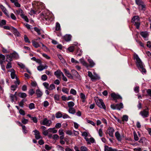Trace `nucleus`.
<instances>
[{
    "label": "nucleus",
    "instance_id": "4be33fe9",
    "mask_svg": "<svg viewBox=\"0 0 151 151\" xmlns=\"http://www.w3.org/2000/svg\"><path fill=\"white\" fill-rule=\"evenodd\" d=\"M88 61L89 63V67L90 66L91 67H93L95 65V63L91 59H88Z\"/></svg>",
    "mask_w": 151,
    "mask_h": 151
},
{
    "label": "nucleus",
    "instance_id": "b1692460",
    "mask_svg": "<svg viewBox=\"0 0 151 151\" xmlns=\"http://www.w3.org/2000/svg\"><path fill=\"white\" fill-rule=\"evenodd\" d=\"M115 135L116 138L119 141H121L122 140L121 137L118 132H116L115 133Z\"/></svg>",
    "mask_w": 151,
    "mask_h": 151
},
{
    "label": "nucleus",
    "instance_id": "f3484780",
    "mask_svg": "<svg viewBox=\"0 0 151 151\" xmlns=\"http://www.w3.org/2000/svg\"><path fill=\"white\" fill-rule=\"evenodd\" d=\"M146 5L144 2L142 4L138 6L139 9L143 11H145V10L146 8Z\"/></svg>",
    "mask_w": 151,
    "mask_h": 151
},
{
    "label": "nucleus",
    "instance_id": "423d86ee",
    "mask_svg": "<svg viewBox=\"0 0 151 151\" xmlns=\"http://www.w3.org/2000/svg\"><path fill=\"white\" fill-rule=\"evenodd\" d=\"M149 108L147 107L139 112V114L143 118L148 117L149 116Z\"/></svg>",
    "mask_w": 151,
    "mask_h": 151
},
{
    "label": "nucleus",
    "instance_id": "f704fd0d",
    "mask_svg": "<svg viewBox=\"0 0 151 151\" xmlns=\"http://www.w3.org/2000/svg\"><path fill=\"white\" fill-rule=\"evenodd\" d=\"M68 105L69 108H72L74 106L75 104L73 101L69 102L68 103Z\"/></svg>",
    "mask_w": 151,
    "mask_h": 151
},
{
    "label": "nucleus",
    "instance_id": "ea45409f",
    "mask_svg": "<svg viewBox=\"0 0 151 151\" xmlns=\"http://www.w3.org/2000/svg\"><path fill=\"white\" fill-rule=\"evenodd\" d=\"M135 2L136 4L138 6L140 5L144 2L142 0H135Z\"/></svg>",
    "mask_w": 151,
    "mask_h": 151
},
{
    "label": "nucleus",
    "instance_id": "de8ad7c7",
    "mask_svg": "<svg viewBox=\"0 0 151 151\" xmlns=\"http://www.w3.org/2000/svg\"><path fill=\"white\" fill-rule=\"evenodd\" d=\"M21 17H22V18L26 22H29V19L26 16H25L24 14H23L22 15H21Z\"/></svg>",
    "mask_w": 151,
    "mask_h": 151
},
{
    "label": "nucleus",
    "instance_id": "e433bc0d",
    "mask_svg": "<svg viewBox=\"0 0 151 151\" xmlns=\"http://www.w3.org/2000/svg\"><path fill=\"white\" fill-rule=\"evenodd\" d=\"M17 13L20 15V16L24 14V12L23 10L20 8L19 9L16 11Z\"/></svg>",
    "mask_w": 151,
    "mask_h": 151
},
{
    "label": "nucleus",
    "instance_id": "0e129e2a",
    "mask_svg": "<svg viewBox=\"0 0 151 151\" xmlns=\"http://www.w3.org/2000/svg\"><path fill=\"white\" fill-rule=\"evenodd\" d=\"M57 147L59 150H60L61 151H64V148L60 145H58Z\"/></svg>",
    "mask_w": 151,
    "mask_h": 151
},
{
    "label": "nucleus",
    "instance_id": "052dcab7",
    "mask_svg": "<svg viewBox=\"0 0 151 151\" xmlns=\"http://www.w3.org/2000/svg\"><path fill=\"white\" fill-rule=\"evenodd\" d=\"M59 138V136L57 134H54L52 136V138L54 140H58Z\"/></svg>",
    "mask_w": 151,
    "mask_h": 151
},
{
    "label": "nucleus",
    "instance_id": "0eeeda50",
    "mask_svg": "<svg viewBox=\"0 0 151 151\" xmlns=\"http://www.w3.org/2000/svg\"><path fill=\"white\" fill-rule=\"evenodd\" d=\"M52 122L51 120H48L46 118L44 119L41 121L40 124L49 127L52 124Z\"/></svg>",
    "mask_w": 151,
    "mask_h": 151
},
{
    "label": "nucleus",
    "instance_id": "bb28decb",
    "mask_svg": "<svg viewBox=\"0 0 151 151\" xmlns=\"http://www.w3.org/2000/svg\"><path fill=\"white\" fill-rule=\"evenodd\" d=\"M68 112L71 114H74L76 112V109L73 107L69 108Z\"/></svg>",
    "mask_w": 151,
    "mask_h": 151
},
{
    "label": "nucleus",
    "instance_id": "58836bf2",
    "mask_svg": "<svg viewBox=\"0 0 151 151\" xmlns=\"http://www.w3.org/2000/svg\"><path fill=\"white\" fill-rule=\"evenodd\" d=\"M83 51L80 48H78L77 49V54L78 56H80L81 55Z\"/></svg>",
    "mask_w": 151,
    "mask_h": 151
},
{
    "label": "nucleus",
    "instance_id": "412c9836",
    "mask_svg": "<svg viewBox=\"0 0 151 151\" xmlns=\"http://www.w3.org/2000/svg\"><path fill=\"white\" fill-rule=\"evenodd\" d=\"M61 71L59 70H57L54 72V75L58 78H60V73Z\"/></svg>",
    "mask_w": 151,
    "mask_h": 151
},
{
    "label": "nucleus",
    "instance_id": "09e8293b",
    "mask_svg": "<svg viewBox=\"0 0 151 151\" xmlns=\"http://www.w3.org/2000/svg\"><path fill=\"white\" fill-rule=\"evenodd\" d=\"M24 41L25 42H28L29 43H30V42L28 38L26 35H25L24 36Z\"/></svg>",
    "mask_w": 151,
    "mask_h": 151
},
{
    "label": "nucleus",
    "instance_id": "c9c22d12",
    "mask_svg": "<svg viewBox=\"0 0 151 151\" xmlns=\"http://www.w3.org/2000/svg\"><path fill=\"white\" fill-rule=\"evenodd\" d=\"M18 84L17 83L15 85H12L11 87V90L13 91H14L15 89L17 88Z\"/></svg>",
    "mask_w": 151,
    "mask_h": 151
},
{
    "label": "nucleus",
    "instance_id": "7ed1b4c3",
    "mask_svg": "<svg viewBox=\"0 0 151 151\" xmlns=\"http://www.w3.org/2000/svg\"><path fill=\"white\" fill-rule=\"evenodd\" d=\"M10 72H11L10 75L12 78V79L15 78L16 79V80L14 81V83L15 84H16L17 83L18 85H19L20 83L19 81L16 74L15 71L13 69H10Z\"/></svg>",
    "mask_w": 151,
    "mask_h": 151
},
{
    "label": "nucleus",
    "instance_id": "774afa93",
    "mask_svg": "<svg viewBox=\"0 0 151 151\" xmlns=\"http://www.w3.org/2000/svg\"><path fill=\"white\" fill-rule=\"evenodd\" d=\"M37 70L40 71L43 70L44 69V67L42 65H40L37 67Z\"/></svg>",
    "mask_w": 151,
    "mask_h": 151
},
{
    "label": "nucleus",
    "instance_id": "72a5a7b5",
    "mask_svg": "<svg viewBox=\"0 0 151 151\" xmlns=\"http://www.w3.org/2000/svg\"><path fill=\"white\" fill-rule=\"evenodd\" d=\"M60 24L58 22H57L56 24L55 30L60 31Z\"/></svg>",
    "mask_w": 151,
    "mask_h": 151
},
{
    "label": "nucleus",
    "instance_id": "c756f323",
    "mask_svg": "<svg viewBox=\"0 0 151 151\" xmlns=\"http://www.w3.org/2000/svg\"><path fill=\"white\" fill-rule=\"evenodd\" d=\"M33 45L35 48H37L40 47L39 44L37 42L34 41H32V42Z\"/></svg>",
    "mask_w": 151,
    "mask_h": 151
},
{
    "label": "nucleus",
    "instance_id": "37998d69",
    "mask_svg": "<svg viewBox=\"0 0 151 151\" xmlns=\"http://www.w3.org/2000/svg\"><path fill=\"white\" fill-rule=\"evenodd\" d=\"M81 151H88V149L85 146H82L80 147Z\"/></svg>",
    "mask_w": 151,
    "mask_h": 151
},
{
    "label": "nucleus",
    "instance_id": "a878e982",
    "mask_svg": "<svg viewBox=\"0 0 151 151\" xmlns=\"http://www.w3.org/2000/svg\"><path fill=\"white\" fill-rule=\"evenodd\" d=\"M71 72L73 75L75 76V77L78 78L79 77V75L76 70H71Z\"/></svg>",
    "mask_w": 151,
    "mask_h": 151
},
{
    "label": "nucleus",
    "instance_id": "2eb2a0df",
    "mask_svg": "<svg viewBox=\"0 0 151 151\" xmlns=\"http://www.w3.org/2000/svg\"><path fill=\"white\" fill-rule=\"evenodd\" d=\"M88 144H91L95 142V139L93 137H91L90 139L88 138H85Z\"/></svg>",
    "mask_w": 151,
    "mask_h": 151
},
{
    "label": "nucleus",
    "instance_id": "c85d7f7f",
    "mask_svg": "<svg viewBox=\"0 0 151 151\" xmlns=\"http://www.w3.org/2000/svg\"><path fill=\"white\" fill-rule=\"evenodd\" d=\"M115 149H113L111 147H109L107 146L105 147L104 151H114Z\"/></svg>",
    "mask_w": 151,
    "mask_h": 151
},
{
    "label": "nucleus",
    "instance_id": "473e14b6",
    "mask_svg": "<svg viewBox=\"0 0 151 151\" xmlns=\"http://www.w3.org/2000/svg\"><path fill=\"white\" fill-rule=\"evenodd\" d=\"M63 116V114L60 111H58L55 114V117L57 118H61Z\"/></svg>",
    "mask_w": 151,
    "mask_h": 151
},
{
    "label": "nucleus",
    "instance_id": "6ab92c4d",
    "mask_svg": "<svg viewBox=\"0 0 151 151\" xmlns=\"http://www.w3.org/2000/svg\"><path fill=\"white\" fill-rule=\"evenodd\" d=\"M71 37L72 36L70 35H66L64 37V40L67 42L70 41L71 40Z\"/></svg>",
    "mask_w": 151,
    "mask_h": 151
},
{
    "label": "nucleus",
    "instance_id": "ddd939ff",
    "mask_svg": "<svg viewBox=\"0 0 151 151\" xmlns=\"http://www.w3.org/2000/svg\"><path fill=\"white\" fill-rule=\"evenodd\" d=\"M111 96L113 98L114 100L117 99H122V97L119 94H116L114 93H113L111 94Z\"/></svg>",
    "mask_w": 151,
    "mask_h": 151
},
{
    "label": "nucleus",
    "instance_id": "9b49d317",
    "mask_svg": "<svg viewBox=\"0 0 151 151\" xmlns=\"http://www.w3.org/2000/svg\"><path fill=\"white\" fill-rule=\"evenodd\" d=\"M33 132L35 133V138L37 139H40L42 138V137L40 135V133L37 130H35L33 131Z\"/></svg>",
    "mask_w": 151,
    "mask_h": 151
},
{
    "label": "nucleus",
    "instance_id": "f257e3e1",
    "mask_svg": "<svg viewBox=\"0 0 151 151\" xmlns=\"http://www.w3.org/2000/svg\"><path fill=\"white\" fill-rule=\"evenodd\" d=\"M134 59L136 60L137 65L139 70L142 73H146V69L144 68V65L143 64L141 60L137 55L134 53Z\"/></svg>",
    "mask_w": 151,
    "mask_h": 151
},
{
    "label": "nucleus",
    "instance_id": "6e6d98bb",
    "mask_svg": "<svg viewBox=\"0 0 151 151\" xmlns=\"http://www.w3.org/2000/svg\"><path fill=\"white\" fill-rule=\"evenodd\" d=\"M63 119L70 118V117L67 114L64 113L62 116Z\"/></svg>",
    "mask_w": 151,
    "mask_h": 151
},
{
    "label": "nucleus",
    "instance_id": "5fc2aeb1",
    "mask_svg": "<svg viewBox=\"0 0 151 151\" xmlns=\"http://www.w3.org/2000/svg\"><path fill=\"white\" fill-rule=\"evenodd\" d=\"M28 119H25L24 118H23L22 120V123L24 124H27L28 123Z\"/></svg>",
    "mask_w": 151,
    "mask_h": 151
},
{
    "label": "nucleus",
    "instance_id": "13d9d810",
    "mask_svg": "<svg viewBox=\"0 0 151 151\" xmlns=\"http://www.w3.org/2000/svg\"><path fill=\"white\" fill-rule=\"evenodd\" d=\"M88 134L86 132H84L82 133V136L85 137V138H87V137L88 136Z\"/></svg>",
    "mask_w": 151,
    "mask_h": 151
},
{
    "label": "nucleus",
    "instance_id": "1a4fd4ad",
    "mask_svg": "<svg viewBox=\"0 0 151 151\" xmlns=\"http://www.w3.org/2000/svg\"><path fill=\"white\" fill-rule=\"evenodd\" d=\"M19 58L18 54L15 52H13L10 53V61H12L13 59H18Z\"/></svg>",
    "mask_w": 151,
    "mask_h": 151
},
{
    "label": "nucleus",
    "instance_id": "dca6fc26",
    "mask_svg": "<svg viewBox=\"0 0 151 151\" xmlns=\"http://www.w3.org/2000/svg\"><path fill=\"white\" fill-rule=\"evenodd\" d=\"M19 124L22 127L23 133L24 134H27L28 132V131L27 129V128L24 125H23L21 123L19 122Z\"/></svg>",
    "mask_w": 151,
    "mask_h": 151
},
{
    "label": "nucleus",
    "instance_id": "aec40b11",
    "mask_svg": "<svg viewBox=\"0 0 151 151\" xmlns=\"http://www.w3.org/2000/svg\"><path fill=\"white\" fill-rule=\"evenodd\" d=\"M80 62L82 64V65L84 66H85L86 68H88L89 67V65L83 59L81 58L79 60Z\"/></svg>",
    "mask_w": 151,
    "mask_h": 151
},
{
    "label": "nucleus",
    "instance_id": "a18cd8bd",
    "mask_svg": "<svg viewBox=\"0 0 151 151\" xmlns=\"http://www.w3.org/2000/svg\"><path fill=\"white\" fill-rule=\"evenodd\" d=\"M128 120V116L126 115H124L122 117V121L127 122Z\"/></svg>",
    "mask_w": 151,
    "mask_h": 151
},
{
    "label": "nucleus",
    "instance_id": "69168bd1",
    "mask_svg": "<svg viewBox=\"0 0 151 151\" xmlns=\"http://www.w3.org/2000/svg\"><path fill=\"white\" fill-rule=\"evenodd\" d=\"M18 65L22 68H24L25 66L24 65L20 63H18Z\"/></svg>",
    "mask_w": 151,
    "mask_h": 151
},
{
    "label": "nucleus",
    "instance_id": "f03ea898",
    "mask_svg": "<svg viewBox=\"0 0 151 151\" xmlns=\"http://www.w3.org/2000/svg\"><path fill=\"white\" fill-rule=\"evenodd\" d=\"M40 17L44 21H52L54 19V17L52 14H48V13L44 14L43 13L40 14Z\"/></svg>",
    "mask_w": 151,
    "mask_h": 151
},
{
    "label": "nucleus",
    "instance_id": "a19ab883",
    "mask_svg": "<svg viewBox=\"0 0 151 151\" xmlns=\"http://www.w3.org/2000/svg\"><path fill=\"white\" fill-rule=\"evenodd\" d=\"M62 91L68 94L69 93V89L65 87H63L62 88Z\"/></svg>",
    "mask_w": 151,
    "mask_h": 151
},
{
    "label": "nucleus",
    "instance_id": "393cba45",
    "mask_svg": "<svg viewBox=\"0 0 151 151\" xmlns=\"http://www.w3.org/2000/svg\"><path fill=\"white\" fill-rule=\"evenodd\" d=\"M100 78V77L97 74H96L94 75H93V76L91 80L92 81H93L94 80H99Z\"/></svg>",
    "mask_w": 151,
    "mask_h": 151
},
{
    "label": "nucleus",
    "instance_id": "864d4df0",
    "mask_svg": "<svg viewBox=\"0 0 151 151\" xmlns=\"http://www.w3.org/2000/svg\"><path fill=\"white\" fill-rule=\"evenodd\" d=\"M98 133L99 136L100 137H102L103 136V132H102V129H100L98 131Z\"/></svg>",
    "mask_w": 151,
    "mask_h": 151
},
{
    "label": "nucleus",
    "instance_id": "8fccbe9b",
    "mask_svg": "<svg viewBox=\"0 0 151 151\" xmlns=\"http://www.w3.org/2000/svg\"><path fill=\"white\" fill-rule=\"evenodd\" d=\"M29 107L30 109H32L35 108V106L34 104L33 103H30L29 105Z\"/></svg>",
    "mask_w": 151,
    "mask_h": 151
},
{
    "label": "nucleus",
    "instance_id": "4468645a",
    "mask_svg": "<svg viewBox=\"0 0 151 151\" xmlns=\"http://www.w3.org/2000/svg\"><path fill=\"white\" fill-rule=\"evenodd\" d=\"M36 91V93L37 95V98H40L42 96L43 93L40 90L39 87Z\"/></svg>",
    "mask_w": 151,
    "mask_h": 151
},
{
    "label": "nucleus",
    "instance_id": "4c0bfd02",
    "mask_svg": "<svg viewBox=\"0 0 151 151\" xmlns=\"http://www.w3.org/2000/svg\"><path fill=\"white\" fill-rule=\"evenodd\" d=\"M48 130L49 132H52L53 133H56L57 132V130L55 129L54 128H50Z\"/></svg>",
    "mask_w": 151,
    "mask_h": 151
},
{
    "label": "nucleus",
    "instance_id": "f8f14e48",
    "mask_svg": "<svg viewBox=\"0 0 151 151\" xmlns=\"http://www.w3.org/2000/svg\"><path fill=\"white\" fill-rule=\"evenodd\" d=\"M10 30H11L12 32L15 35H16L17 36H20V33L18 32L17 29L13 27L10 26Z\"/></svg>",
    "mask_w": 151,
    "mask_h": 151
},
{
    "label": "nucleus",
    "instance_id": "79ce46f5",
    "mask_svg": "<svg viewBox=\"0 0 151 151\" xmlns=\"http://www.w3.org/2000/svg\"><path fill=\"white\" fill-rule=\"evenodd\" d=\"M0 7L2 9L3 12L6 15H7V14L6 12V9L2 5H0Z\"/></svg>",
    "mask_w": 151,
    "mask_h": 151
},
{
    "label": "nucleus",
    "instance_id": "7c9ffc66",
    "mask_svg": "<svg viewBox=\"0 0 151 151\" xmlns=\"http://www.w3.org/2000/svg\"><path fill=\"white\" fill-rule=\"evenodd\" d=\"M18 96L22 98H25L27 97V95L24 93L20 92L18 94Z\"/></svg>",
    "mask_w": 151,
    "mask_h": 151
},
{
    "label": "nucleus",
    "instance_id": "bf43d9fd",
    "mask_svg": "<svg viewBox=\"0 0 151 151\" xmlns=\"http://www.w3.org/2000/svg\"><path fill=\"white\" fill-rule=\"evenodd\" d=\"M41 79L42 80L45 81L47 79V76L45 74L42 75L41 76Z\"/></svg>",
    "mask_w": 151,
    "mask_h": 151
},
{
    "label": "nucleus",
    "instance_id": "c03bdc74",
    "mask_svg": "<svg viewBox=\"0 0 151 151\" xmlns=\"http://www.w3.org/2000/svg\"><path fill=\"white\" fill-rule=\"evenodd\" d=\"M70 93L74 95H76V94L77 92L76 90L73 88H72L70 90Z\"/></svg>",
    "mask_w": 151,
    "mask_h": 151
},
{
    "label": "nucleus",
    "instance_id": "49530a36",
    "mask_svg": "<svg viewBox=\"0 0 151 151\" xmlns=\"http://www.w3.org/2000/svg\"><path fill=\"white\" fill-rule=\"evenodd\" d=\"M55 88V85L53 84H51L49 87L48 89L49 90H52Z\"/></svg>",
    "mask_w": 151,
    "mask_h": 151
},
{
    "label": "nucleus",
    "instance_id": "39448f33",
    "mask_svg": "<svg viewBox=\"0 0 151 151\" xmlns=\"http://www.w3.org/2000/svg\"><path fill=\"white\" fill-rule=\"evenodd\" d=\"M95 101L96 102L97 105L101 109H106V107L103 100L101 99H99L96 98L95 99Z\"/></svg>",
    "mask_w": 151,
    "mask_h": 151
},
{
    "label": "nucleus",
    "instance_id": "2f4dec72",
    "mask_svg": "<svg viewBox=\"0 0 151 151\" xmlns=\"http://www.w3.org/2000/svg\"><path fill=\"white\" fill-rule=\"evenodd\" d=\"M27 100L26 99H23L21 100L19 103V105L20 106L23 107L24 105V103L27 101Z\"/></svg>",
    "mask_w": 151,
    "mask_h": 151
},
{
    "label": "nucleus",
    "instance_id": "9d476101",
    "mask_svg": "<svg viewBox=\"0 0 151 151\" xmlns=\"http://www.w3.org/2000/svg\"><path fill=\"white\" fill-rule=\"evenodd\" d=\"M114 130L113 128L109 127L106 133H106H107L109 134V136L112 137H114Z\"/></svg>",
    "mask_w": 151,
    "mask_h": 151
},
{
    "label": "nucleus",
    "instance_id": "6e6552de",
    "mask_svg": "<svg viewBox=\"0 0 151 151\" xmlns=\"http://www.w3.org/2000/svg\"><path fill=\"white\" fill-rule=\"evenodd\" d=\"M111 107L113 109H117L120 110L121 109L123 108V105L122 103H121L116 105L112 104L111 105Z\"/></svg>",
    "mask_w": 151,
    "mask_h": 151
},
{
    "label": "nucleus",
    "instance_id": "4d7b16f0",
    "mask_svg": "<svg viewBox=\"0 0 151 151\" xmlns=\"http://www.w3.org/2000/svg\"><path fill=\"white\" fill-rule=\"evenodd\" d=\"M74 49V46H72L69 47L68 48V50L70 52H73Z\"/></svg>",
    "mask_w": 151,
    "mask_h": 151
},
{
    "label": "nucleus",
    "instance_id": "20e7f679",
    "mask_svg": "<svg viewBox=\"0 0 151 151\" xmlns=\"http://www.w3.org/2000/svg\"><path fill=\"white\" fill-rule=\"evenodd\" d=\"M132 22L134 23L137 29H139L140 25V20L138 16H134L132 19Z\"/></svg>",
    "mask_w": 151,
    "mask_h": 151
},
{
    "label": "nucleus",
    "instance_id": "338daca9",
    "mask_svg": "<svg viewBox=\"0 0 151 151\" xmlns=\"http://www.w3.org/2000/svg\"><path fill=\"white\" fill-rule=\"evenodd\" d=\"M31 119L35 123H37V120L36 117H31Z\"/></svg>",
    "mask_w": 151,
    "mask_h": 151
},
{
    "label": "nucleus",
    "instance_id": "a211bd4d",
    "mask_svg": "<svg viewBox=\"0 0 151 151\" xmlns=\"http://www.w3.org/2000/svg\"><path fill=\"white\" fill-rule=\"evenodd\" d=\"M17 92H16L15 93L14 95H11L10 97L11 99V101L12 102H13L15 100H17Z\"/></svg>",
    "mask_w": 151,
    "mask_h": 151
},
{
    "label": "nucleus",
    "instance_id": "5701e85b",
    "mask_svg": "<svg viewBox=\"0 0 151 151\" xmlns=\"http://www.w3.org/2000/svg\"><path fill=\"white\" fill-rule=\"evenodd\" d=\"M5 59V56L2 54H0V64L1 65Z\"/></svg>",
    "mask_w": 151,
    "mask_h": 151
},
{
    "label": "nucleus",
    "instance_id": "3c124183",
    "mask_svg": "<svg viewBox=\"0 0 151 151\" xmlns=\"http://www.w3.org/2000/svg\"><path fill=\"white\" fill-rule=\"evenodd\" d=\"M134 139L136 141H137L139 139V138L135 132H134Z\"/></svg>",
    "mask_w": 151,
    "mask_h": 151
},
{
    "label": "nucleus",
    "instance_id": "e2e57ef3",
    "mask_svg": "<svg viewBox=\"0 0 151 151\" xmlns=\"http://www.w3.org/2000/svg\"><path fill=\"white\" fill-rule=\"evenodd\" d=\"M134 91L136 93H138L139 91V87L138 86H137L134 88Z\"/></svg>",
    "mask_w": 151,
    "mask_h": 151
},
{
    "label": "nucleus",
    "instance_id": "680f3d73",
    "mask_svg": "<svg viewBox=\"0 0 151 151\" xmlns=\"http://www.w3.org/2000/svg\"><path fill=\"white\" fill-rule=\"evenodd\" d=\"M43 85L46 89H48L49 87V84L48 83L44 82L43 83Z\"/></svg>",
    "mask_w": 151,
    "mask_h": 151
},
{
    "label": "nucleus",
    "instance_id": "603ef678",
    "mask_svg": "<svg viewBox=\"0 0 151 151\" xmlns=\"http://www.w3.org/2000/svg\"><path fill=\"white\" fill-rule=\"evenodd\" d=\"M35 93V91L33 89H30L29 91V95L32 96Z\"/></svg>",
    "mask_w": 151,
    "mask_h": 151
},
{
    "label": "nucleus",
    "instance_id": "cd10ccee",
    "mask_svg": "<svg viewBox=\"0 0 151 151\" xmlns=\"http://www.w3.org/2000/svg\"><path fill=\"white\" fill-rule=\"evenodd\" d=\"M140 35L144 38H147L148 36V34L146 32H142L140 33Z\"/></svg>",
    "mask_w": 151,
    "mask_h": 151
}]
</instances>
